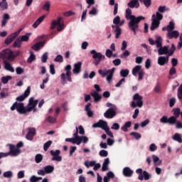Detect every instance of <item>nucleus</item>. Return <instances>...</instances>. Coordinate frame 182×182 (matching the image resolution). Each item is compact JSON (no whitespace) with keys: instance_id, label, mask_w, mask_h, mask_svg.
Here are the masks:
<instances>
[{"instance_id":"1","label":"nucleus","mask_w":182,"mask_h":182,"mask_svg":"<svg viewBox=\"0 0 182 182\" xmlns=\"http://www.w3.org/2000/svg\"><path fill=\"white\" fill-rule=\"evenodd\" d=\"M39 101L38 100H35L33 97H31L28 100V104L26 107L22 102H16L11 107V110L14 111L15 109L19 112L21 114H25L29 112H36V106Z\"/></svg>"},{"instance_id":"2","label":"nucleus","mask_w":182,"mask_h":182,"mask_svg":"<svg viewBox=\"0 0 182 182\" xmlns=\"http://www.w3.org/2000/svg\"><path fill=\"white\" fill-rule=\"evenodd\" d=\"M155 42L159 55H166V56H173L174 55V52H176V46L174 44H171V48L168 46H163V39H161V36H156Z\"/></svg>"},{"instance_id":"3","label":"nucleus","mask_w":182,"mask_h":182,"mask_svg":"<svg viewBox=\"0 0 182 182\" xmlns=\"http://www.w3.org/2000/svg\"><path fill=\"white\" fill-rule=\"evenodd\" d=\"M170 11L168 8L166 6H160L158 8V11L156 12L155 14H153L151 16V24L150 29L151 31H154V29H157L159 26L160 25V21L163 19V14L164 12Z\"/></svg>"},{"instance_id":"4","label":"nucleus","mask_w":182,"mask_h":182,"mask_svg":"<svg viewBox=\"0 0 182 182\" xmlns=\"http://www.w3.org/2000/svg\"><path fill=\"white\" fill-rule=\"evenodd\" d=\"M75 130V133L73 134V138H67L65 139V141H69L73 144H77V146H80L82 141L84 144H86V143L89 141V138L86 136H79V129H77V127H76Z\"/></svg>"},{"instance_id":"5","label":"nucleus","mask_w":182,"mask_h":182,"mask_svg":"<svg viewBox=\"0 0 182 182\" xmlns=\"http://www.w3.org/2000/svg\"><path fill=\"white\" fill-rule=\"evenodd\" d=\"M64 70H65L66 73H63L60 75L62 85H66V83H68V81L72 82V77H70V75H72V73L70 72V70H72V66L70 65H66Z\"/></svg>"},{"instance_id":"6","label":"nucleus","mask_w":182,"mask_h":182,"mask_svg":"<svg viewBox=\"0 0 182 182\" xmlns=\"http://www.w3.org/2000/svg\"><path fill=\"white\" fill-rule=\"evenodd\" d=\"M92 127H100V129H102V130H105V133L107 134V136H109V137H114L113 136V133H112V131H110V128H109V126L107 125V122L106 121H103L100 119L98 122L92 125Z\"/></svg>"},{"instance_id":"7","label":"nucleus","mask_w":182,"mask_h":182,"mask_svg":"<svg viewBox=\"0 0 182 182\" xmlns=\"http://www.w3.org/2000/svg\"><path fill=\"white\" fill-rule=\"evenodd\" d=\"M114 70H116V68H112L109 70H99L98 73L102 76V77H105L107 76V82H108V83H110V82H112V80L113 79Z\"/></svg>"},{"instance_id":"8","label":"nucleus","mask_w":182,"mask_h":182,"mask_svg":"<svg viewBox=\"0 0 182 182\" xmlns=\"http://www.w3.org/2000/svg\"><path fill=\"white\" fill-rule=\"evenodd\" d=\"M125 18L126 19H129V22L128 23H134V22H140V21H144V17L141 16L135 17L134 16L132 15V9H127Z\"/></svg>"},{"instance_id":"9","label":"nucleus","mask_w":182,"mask_h":182,"mask_svg":"<svg viewBox=\"0 0 182 182\" xmlns=\"http://www.w3.org/2000/svg\"><path fill=\"white\" fill-rule=\"evenodd\" d=\"M131 107L134 109L135 107H143V97L140 96L139 94H135L133 96V101L130 104Z\"/></svg>"},{"instance_id":"10","label":"nucleus","mask_w":182,"mask_h":182,"mask_svg":"<svg viewBox=\"0 0 182 182\" xmlns=\"http://www.w3.org/2000/svg\"><path fill=\"white\" fill-rule=\"evenodd\" d=\"M90 53L92 55V59H94L93 63L95 66H97V65H99V63H100V62L105 58L104 55L96 51V50H91Z\"/></svg>"},{"instance_id":"11","label":"nucleus","mask_w":182,"mask_h":182,"mask_svg":"<svg viewBox=\"0 0 182 182\" xmlns=\"http://www.w3.org/2000/svg\"><path fill=\"white\" fill-rule=\"evenodd\" d=\"M57 27V31L58 32H60L63 31V28H65V23H63V18L62 17H59L58 20H54L51 23L50 29H55V28Z\"/></svg>"},{"instance_id":"12","label":"nucleus","mask_w":182,"mask_h":182,"mask_svg":"<svg viewBox=\"0 0 182 182\" xmlns=\"http://www.w3.org/2000/svg\"><path fill=\"white\" fill-rule=\"evenodd\" d=\"M1 59H8V60H14L15 56H14V52L10 49L3 50L0 53Z\"/></svg>"},{"instance_id":"13","label":"nucleus","mask_w":182,"mask_h":182,"mask_svg":"<svg viewBox=\"0 0 182 182\" xmlns=\"http://www.w3.org/2000/svg\"><path fill=\"white\" fill-rule=\"evenodd\" d=\"M55 171V166L48 165L43 167V169H39L37 171L38 176H45L46 174H51Z\"/></svg>"},{"instance_id":"14","label":"nucleus","mask_w":182,"mask_h":182,"mask_svg":"<svg viewBox=\"0 0 182 182\" xmlns=\"http://www.w3.org/2000/svg\"><path fill=\"white\" fill-rule=\"evenodd\" d=\"M132 75L133 76H137L138 75V80H142L143 76H144V70L141 69V65H136L132 69Z\"/></svg>"},{"instance_id":"15","label":"nucleus","mask_w":182,"mask_h":182,"mask_svg":"<svg viewBox=\"0 0 182 182\" xmlns=\"http://www.w3.org/2000/svg\"><path fill=\"white\" fill-rule=\"evenodd\" d=\"M94 87L97 91H92L91 96L93 97L95 102H100L102 100V95L99 94V92H102V89H100V86L97 84H95Z\"/></svg>"},{"instance_id":"16","label":"nucleus","mask_w":182,"mask_h":182,"mask_svg":"<svg viewBox=\"0 0 182 182\" xmlns=\"http://www.w3.org/2000/svg\"><path fill=\"white\" fill-rule=\"evenodd\" d=\"M7 147H9V152L7 153L9 156H13L14 157H16V156H19L21 154V149L19 148H16L14 145L11 144H7Z\"/></svg>"},{"instance_id":"17","label":"nucleus","mask_w":182,"mask_h":182,"mask_svg":"<svg viewBox=\"0 0 182 182\" xmlns=\"http://www.w3.org/2000/svg\"><path fill=\"white\" fill-rule=\"evenodd\" d=\"M50 154L53 156L52 161H62V156H60V150L50 151Z\"/></svg>"},{"instance_id":"18","label":"nucleus","mask_w":182,"mask_h":182,"mask_svg":"<svg viewBox=\"0 0 182 182\" xmlns=\"http://www.w3.org/2000/svg\"><path fill=\"white\" fill-rule=\"evenodd\" d=\"M29 95H31V86H28L27 87V89L25 90V92L23 95L17 97L16 98V100H17V102H23V100H26V97H28V96H29Z\"/></svg>"},{"instance_id":"19","label":"nucleus","mask_w":182,"mask_h":182,"mask_svg":"<svg viewBox=\"0 0 182 182\" xmlns=\"http://www.w3.org/2000/svg\"><path fill=\"white\" fill-rule=\"evenodd\" d=\"M169 59L170 56L168 55H161L158 58V65H159V66H164V65L168 63Z\"/></svg>"},{"instance_id":"20","label":"nucleus","mask_w":182,"mask_h":182,"mask_svg":"<svg viewBox=\"0 0 182 182\" xmlns=\"http://www.w3.org/2000/svg\"><path fill=\"white\" fill-rule=\"evenodd\" d=\"M27 130L28 132L26 138L27 139V140H30V141H32V140H33V137L36 134V129H35V128L29 127Z\"/></svg>"},{"instance_id":"21","label":"nucleus","mask_w":182,"mask_h":182,"mask_svg":"<svg viewBox=\"0 0 182 182\" xmlns=\"http://www.w3.org/2000/svg\"><path fill=\"white\" fill-rule=\"evenodd\" d=\"M20 33H21V31H18L9 36L6 38V39L5 40L4 43L6 45H10V43H12V42H14L15 38H16V36H18V35H19Z\"/></svg>"},{"instance_id":"22","label":"nucleus","mask_w":182,"mask_h":182,"mask_svg":"<svg viewBox=\"0 0 182 182\" xmlns=\"http://www.w3.org/2000/svg\"><path fill=\"white\" fill-rule=\"evenodd\" d=\"M104 116L107 119H113L116 116V111L113 108H109L105 112Z\"/></svg>"},{"instance_id":"23","label":"nucleus","mask_w":182,"mask_h":182,"mask_svg":"<svg viewBox=\"0 0 182 182\" xmlns=\"http://www.w3.org/2000/svg\"><path fill=\"white\" fill-rule=\"evenodd\" d=\"M3 63H4L5 70L11 72V73H14V72H15V68H13L12 64H11V63L6 60H4Z\"/></svg>"},{"instance_id":"24","label":"nucleus","mask_w":182,"mask_h":182,"mask_svg":"<svg viewBox=\"0 0 182 182\" xmlns=\"http://www.w3.org/2000/svg\"><path fill=\"white\" fill-rule=\"evenodd\" d=\"M112 28L115 33V38L117 39H119L120 38V36L122 35V28L119 26H114L112 25Z\"/></svg>"},{"instance_id":"25","label":"nucleus","mask_w":182,"mask_h":182,"mask_svg":"<svg viewBox=\"0 0 182 182\" xmlns=\"http://www.w3.org/2000/svg\"><path fill=\"white\" fill-rule=\"evenodd\" d=\"M140 21H135L134 23H128V26L131 31H134V35H136V31L139 28V23Z\"/></svg>"},{"instance_id":"26","label":"nucleus","mask_w":182,"mask_h":182,"mask_svg":"<svg viewBox=\"0 0 182 182\" xmlns=\"http://www.w3.org/2000/svg\"><path fill=\"white\" fill-rule=\"evenodd\" d=\"M43 46H45V41H41L34 44L31 47V49H33V50H36V52H38V50H41V49H42Z\"/></svg>"},{"instance_id":"27","label":"nucleus","mask_w":182,"mask_h":182,"mask_svg":"<svg viewBox=\"0 0 182 182\" xmlns=\"http://www.w3.org/2000/svg\"><path fill=\"white\" fill-rule=\"evenodd\" d=\"M167 36L169 38V39H173V38L174 39H177V38L180 36V33L177 31L172 30L171 31L168 32Z\"/></svg>"},{"instance_id":"28","label":"nucleus","mask_w":182,"mask_h":182,"mask_svg":"<svg viewBox=\"0 0 182 182\" xmlns=\"http://www.w3.org/2000/svg\"><path fill=\"white\" fill-rule=\"evenodd\" d=\"M124 20L120 21V16H117L114 19H113V23L115 25V26H123L124 25Z\"/></svg>"},{"instance_id":"29","label":"nucleus","mask_w":182,"mask_h":182,"mask_svg":"<svg viewBox=\"0 0 182 182\" xmlns=\"http://www.w3.org/2000/svg\"><path fill=\"white\" fill-rule=\"evenodd\" d=\"M129 8H137L140 7V3L137 1V0H130V1L127 4Z\"/></svg>"},{"instance_id":"30","label":"nucleus","mask_w":182,"mask_h":182,"mask_svg":"<svg viewBox=\"0 0 182 182\" xmlns=\"http://www.w3.org/2000/svg\"><path fill=\"white\" fill-rule=\"evenodd\" d=\"M80 70H82V62H78L74 65L73 72L74 74H77L80 73Z\"/></svg>"},{"instance_id":"31","label":"nucleus","mask_w":182,"mask_h":182,"mask_svg":"<svg viewBox=\"0 0 182 182\" xmlns=\"http://www.w3.org/2000/svg\"><path fill=\"white\" fill-rule=\"evenodd\" d=\"M123 174L125 177H132L133 176V170L129 167H125L123 169Z\"/></svg>"},{"instance_id":"32","label":"nucleus","mask_w":182,"mask_h":182,"mask_svg":"<svg viewBox=\"0 0 182 182\" xmlns=\"http://www.w3.org/2000/svg\"><path fill=\"white\" fill-rule=\"evenodd\" d=\"M152 160L154 161V166H161V160H160V158L156 155H152Z\"/></svg>"},{"instance_id":"33","label":"nucleus","mask_w":182,"mask_h":182,"mask_svg":"<svg viewBox=\"0 0 182 182\" xmlns=\"http://www.w3.org/2000/svg\"><path fill=\"white\" fill-rule=\"evenodd\" d=\"M43 19H45V16H42L38 18L37 21L33 23V28H34V29H36V28L39 26V25H41L42 22H43Z\"/></svg>"},{"instance_id":"34","label":"nucleus","mask_w":182,"mask_h":182,"mask_svg":"<svg viewBox=\"0 0 182 182\" xmlns=\"http://www.w3.org/2000/svg\"><path fill=\"white\" fill-rule=\"evenodd\" d=\"M90 106H92V104L88 103L87 105H85V109L88 117H92L93 116V111L90 110Z\"/></svg>"},{"instance_id":"35","label":"nucleus","mask_w":182,"mask_h":182,"mask_svg":"<svg viewBox=\"0 0 182 182\" xmlns=\"http://www.w3.org/2000/svg\"><path fill=\"white\" fill-rule=\"evenodd\" d=\"M172 140L178 141V143H182L181 134L176 133L172 136Z\"/></svg>"},{"instance_id":"36","label":"nucleus","mask_w":182,"mask_h":182,"mask_svg":"<svg viewBox=\"0 0 182 182\" xmlns=\"http://www.w3.org/2000/svg\"><path fill=\"white\" fill-rule=\"evenodd\" d=\"M9 14H5L3 16V19L1 21V26H5L6 25L8 21H9Z\"/></svg>"},{"instance_id":"37","label":"nucleus","mask_w":182,"mask_h":182,"mask_svg":"<svg viewBox=\"0 0 182 182\" xmlns=\"http://www.w3.org/2000/svg\"><path fill=\"white\" fill-rule=\"evenodd\" d=\"M3 176L5 178H12L14 177V172L12 171H7L4 172Z\"/></svg>"},{"instance_id":"38","label":"nucleus","mask_w":182,"mask_h":182,"mask_svg":"<svg viewBox=\"0 0 182 182\" xmlns=\"http://www.w3.org/2000/svg\"><path fill=\"white\" fill-rule=\"evenodd\" d=\"M96 161H86L84 163V166L87 167V168H89V167H94L95 166Z\"/></svg>"},{"instance_id":"39","label":"nucleus","mask_w":182,"mask_h":182,"mask_svg":"<svg viewBox=\"0 0 182 182\" xmlns=\"http://www.w3.org/2000/svg\"><path fill=\"white\" fill-rule=\"evenodd\" d=\"M21 45H22V41H21V38H18L16 39V41L13 43V48H21Z\"/></svg>"},{"instance_id":"40","label":"nucleus","mask_w":182,"mask_h":182,"mask_svg":"<svg viewBox=\"0 0 182 182\" xmlns=\"http://www.w3.org/2000/svg\"><path fill=\"white\" fill-rule=\"evenodd\" d=\"M0 96L2 98L8 97L9 96V93L8 92V88H4L0 92Z\"/></svg>"},{"instance_id":"41","label":"nucleus","mask_w":182,"mask_h":182,"mask_svg":"<svg viewBox=\"0 0 182 182\" xmlns=\"http://www.w3.org/2000/svg\"><path fill=\"white\" fill-rule=\"evenodd\" d=\"M11 79H12V76L6 75L5 77H1V82H2V83H4V85H6V83H8V82H9V80H11Z\"/></svg>"},{"instance_id":"42","label":"nucleus","mask_w":182,"mask_h":182,"mask_svg":"<svg viewBox=\"0 0 182 182\" xmlns=\"http://www.w3.org/2000/svg\"><path fill=\"white\" fill-rule=\"evenodd\" d=\"M129 73H130V71H129L128 69H125V70H121L119 73H120L122 77H127V76H129Z\"/></svg>"},{"instance_id":"43","label":"nucleus","mask_w":182,"mask_h":182,"mask_svg":"<svg viewBox=\"0 0 182 182\" xmlns=\"http://www.w3.org/2000/svg\"><path fill=\"white\" fill-rule=\"evenodd\" d=\"M31 35H32L31 33H27L24 36H22L20 38V41L21 42H28L29 41V36H31Z\"/></svg>"},{"instance_id":"44","label":"nucleus","mask_w":182,"mask_h":182,"mask_svg":"<svg viewBox=\"0 0 182 182\" xmlns=\"http://www.w3.org/2000/svg\"><path fill=\"white\" fill-rule=\"evenodd\" d=\"M36 59V55H35V54H33L32 51H30V56L28 58V63H32V62H33V60H35Z\"/></svg>"},{"instance_id":"45","label":"nucleus","mask_w":182,"mask_h":182,"mask_svg":"<svg viewBox=\"0 0 182 182\" xmlns=\"http://www.w3.org/2000/svg\"><path fill=\"white\" fill-rule=\"evenodd\" d=\"M136 174H139V176H138V179L141 181H143V169L138 168L136 170Z\"/></svg>"},{"instance_id":"46","label":"nucleus","mask_w":182,"mask_h":182,"mask_svg":"<svg viewBox=\"0 0 182 182\" xmlns=\"http://www.w3.org/2000/svg\"><path fill=\"white\" fill-rule=\"evenodd\" d=\"M177 122V118L174 116H172L168 119V124H176Z\"/></svg>"},{"instance_id":"47","label":"nucleus","mask_w":182,"mask_h":182,"mask_svg":"<svg viewBox=\"0 0 182 182\" xmlns=\"http://www.w3.org/2000/svg\"><path fill=\"white\" fill-rule=\"evenodd\" d=\"M40 180H42V177H37L36 176L33 175V176H31L29 181L30 182H38Z\"/></svg>"},{"instance_id":"48","label":"nucleus","mask_w":182,"mask_h":182,"mask_svg":"<svg viewBox=\"0 0 182 182\" xmlns=\"http://www.w3.org/2000/svg\"><path fill=\"white\" fill-rule=\"evenodd\" d=\"M174 23H173V21H170L169 25H168L166 27V31H168V33L171 32V31H174Z\"/></svg>"},{"instance_id":"49","label":"nucleus","mask_w":182,"mask_h":182,"mask_svg":"<svg viewBox=\"0 0 182 182\" xmlns=\"http://www.w3.org/2000/svg\"><path fill=\"white\" fill-rule=\"evenodd\" d=\"M173 117H176V119L180 116V114H181L180 108L173 109Z\"/></svg>"},{"instance_id":"50","label":"nucleus","mask_w":182,"mask_h":182,"mask_svg":"<svg viewBox=\"0 0 182 182\" xmlns=\"http://www.w3.org/2000/svg\"><path fill=\"white\" fill-rule=\"evenodd\" d=\"M35 160H36V163L39 164L41 163V161H42V160H43V156H42V154H38L36 155Z\"/></svg>"},{"instance_id":"51","label":"nucleus","mask_w":182,"mask_h":182,"mask_svg":"<svg viewBox=\"0 0 182 182\" xmlns=\"http://www.w3.org/2000/svg\"><path fill=\"white\" fill-rule=\"evenodd\" d=\"M52 146V141L46 142L43 145L44 151H48V149Z\"/></svg>"},{"instance_id":"52","label":"nucleus","mask_w":182,"mask_h":182,"mask_svg":"<svg viewBox=\"0 0 182 182\" xmlns=\"http://www.w3.org/2000/svg\"><path fill=\"white\" fill-rule=\"evenodd\" d=\"M0 6L2 9H8V2H6V0H2V1L0 2Z\"/></svg>"},{"instance_id":"53","label":"nucleus","mask_w":182,"mask_h":182,"mask_svg":"<svg viewBox=\"0 0 182 182\" xmlns=\"http://www.w3.org/2000/svg\"><path fill=\"white\" fill-rule=\"evenodd\" d=\"M128 56H130V52L127 50H125L124 52L121 54L120 58L122 59H126Z\"/></svg>"},{"instance_id":"54","label":"nucleus","mask_w":182,"mask_h":182,"mask_svg":"<svg viewBox=\"0 0 182 182\" xmlns=\"http://www.w3.org/2000/svg\"><path fill=\"white\" fill-rule=\"evenodd\" d=\"M50 9V2L46 1V2L44 4L43 6V9L44 11H48Z\"/></svg>"},{"instance_id":"55","label":"nucleus","mask_w":182,"mask_h":182,"mask_svg":"<svg viewBox=\"0 0 182 182\" xmlns=\"http://www.w3.org/2000/svg\"><path fill=\"white\" fill-rule=\"evenodd\" d=\"M177 96H178V98L180 100H181V99H182V85H181L178 89Z\"/></svg>"},{"instance_id":"56","label":"nucleus","mask_w":182,"mask_h":182,"mask_svg":"<svg viewBox=\"0 0 182 182\" xmlns=\"http://www.w3.org/2000/svg\"><path fill=\"white\" fill-rule=\"evenodd\" d=\"M55 62H58L59 63H62L63 62V56L61 55H58L56 58L54 59Z\"/></svg>"},{"instance_id":"57","label":"nucleus","mask_w":182,"mask_h":182,"mask_svg":"<svg viewBox=\"0 0 182 182\" xmlns=\"http://www.w3.org/2000/svg\"><path fill=\"white\" fill-rule=\"evenodd\" d=\"M16 73L17 75H22L25 73V70L21 67H18L16 68Z\"/></svg>"},{"instance_id":"58","label":"nucleus","mask_w":182,"mask_h":182,"mask_svg":"<svg viewBox=\"0 0 182 182\" xmlns=\"http://www.w3.org/2000/svg\"><path fill=\"white\" fill-rule=\"evenodd\" d=\"M99 154L101 157H107V156H109V152L106 150H101Z\"/></svg>"},{"instance_id":"59","label":"nucleus","mask_w":182,"mask_h":182,"mask_svg":"<svg viewBox=\"0 0 182 182\" xmlns=\"http://www.w3.org/2000/svg\"><path fill=\"white\" fill-rule=\"evenodd\" d=\"M130 135L134 136L136 140H139V139H141V135L137 132H131Z\"/></svg>"},{"instance_id":"60","label":"nucleus","mask_w":182,"mask_h":182,"mask_svg":"<svg viewBox=\"0 0 182 182\" xmlns=\"http://www.w3.org/2000/svg\"><path fill=\"white\" fill-rule=\"evenodd\" d=\"M89 15H93L94 16L97 15V9L96 7H92V10L89 11Z\"/></svg>"},{"instance_id":"61","label":"nucleus","mask_w":182,"mask_h":182,"mask_svg":"<svg viewBox=\"0 0 182 182\" xmlns=\"http://www.w3.org/2000/svg\"><path fill=\"white\" fill-rule=\"evenodd\" d=\"M48 60V53H44L41 57V61L43 63H46Z\"/></svg>"},{"instance_id":"62","label":"nucleus","mask_w":182,"mask_h":182,"mask_svg":"<svg viewBox=\"0 0 182 182\" xmlns=\"http://www.w3.org/2000/svg\"><path fill=\"white\" fill-rule=\"evenodd\" d=\"M144 180H150V174L146 171H143V179Z\"/></svg>"},{"instance_id":"63","label":"nucleus","mask_w":182,"mask_h":182,"mask_svg":"<svg viewBox=\"0 0 182 182\" xmlns=\"http://www.w3.org/2000/svg\"><path fill=\"white\" fill-rule=\"evenodd\" d=\"M154 90L155 93H160V92H161V86L160 85V84H157L155 86Z\"/></svg>"},{"instance_id":"64","label":"nucleus","mask_w":182,"mask_h":182,"mask_svg":"<svg viewBox=\"0 0 182 182\" xmlns=\"http://www.w3.org/2000/svg\"><path fill=\"white\" fill-rule=\"evenodd\" d=\"M177 48H178V49H181V48H182V33H181V35L179 36V42L178 43Z\"/></svg>"}]
</instances>
